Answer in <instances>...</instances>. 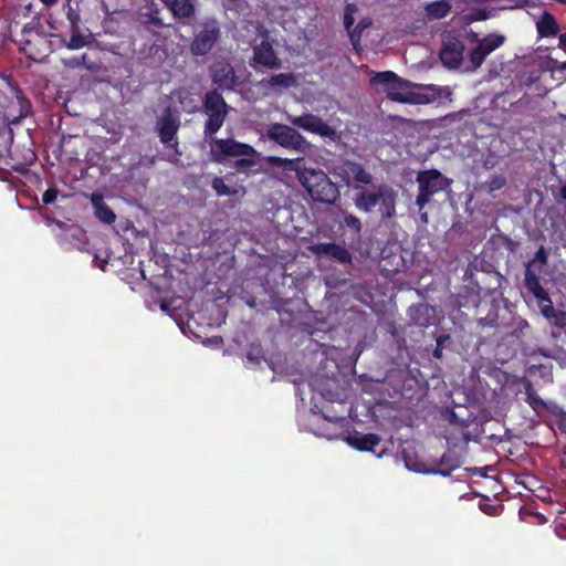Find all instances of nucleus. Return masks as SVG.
Masks as SVG:
<instances>
[{"instance_id":"32","label":"nucleus","mask_w":566,"mask_h":566,"mask_svg":"<svg viewBox=\"0 0 566 566\" xmlns=\"http://www.w3.org/2000/svg\"><path fill=\"white\" fill-rule=\"evenodd\" d=\"M538 306L541 308V313L544 317H546L548 321L553 317L554 313L556 312L555 308L552 306V302L548 298L546 301L538 302Z\"/></svg>"},{"instance_id":"4","label":"nucleus","mask_w":566,"mask_h":566,"mask_svg":"<svg viewBox=\"0 0 566 566\" xmlns=\"http://www.w3.org/2000/svg\"><path fill=\"white\" fill-rule=\"evenodd\" d=\"M417 182L419 193L416 203L420 210L424 208L432 196L447 190L451 185V180L436 169L418 172Z\"/></svg>"},{"instance_id":"21","label":"nucleus","mask_w":566,"mask_h":566,"mask_svg":"<svg viewBox=\"0 0 566 566\" xmlns=\"http://www.w3.org/2000/svg\"><path fill=\"white\" fill-rule=\"evenodd\" d=\"M525 286L538 302L546 301V298H548L547 292L542 287L538 277L531 271L530 265L525 273Z\"/></svg>"},{"instance_id":"48","label":"nucleus","mask_w":566,"mask_h":566,"mask_svg":"<svg viewBox=\"0 0 566 566\" xmlns=\"http://www.w3.org/2000/svg\"><path fill=\"white\" fill-rule=\"evenodd\" d=\"M325 421L331 422V419L325 418ZM332 423H334V421H332Z\"/></svg>"},{"instance_id":"28","label":"nucleus","mask_w":566,"mask_h":566,"mask_svg":"<svg viewBox=\"0 0 566 566\" xmlns=\"http://www.w3.org/2000/svg\"><path fill=\"white\" fill-rule=\"evenodd\" d=\"M211 187L218 196H231L238 193V190L231 189L229 186L226 185L224 180L220 177H216L212 180Z\"/></svg>"},{"instance_id":"37","label":"nucleus","mask_w":566,"mask_h":566,"mask_svg":"<svg viewBox=\"0 0 566 566\" xmlns=\"http://www.w3.org/2000/svg\"><path fill=\"white\" fill-rule=\"evenodd\" d=\"M535 260H536V261H539L541 263H545V261H546V254H545V251H544V249H543V248H541V249L537 251V253H536V255H535Z\"/></svg>"},{"instance_id":"17","label":"nucleus","mask_w":566,"mask_h":566,"mask_svg":"<svg viewBox=\"0 0 566 566\" xmlns=\"http://www.w3.org/2000/svg\"><path fill=\"white\" fill-rule=\"evenodd\" d=\"M357 12V7L355 4H347L345 8L344 13V24L346 30L348 31V34L350 36V40L353 44H355L359 40V32L358 29H364L368 25V23L360 22L354 30H352V27L355 22V13Z\"/></svg>"},{"instance_id":"2","label":"nucleus","mask_w":566,"mask_h":566,"mask_svg":"<svg viewBox=\"0 0 566 566\" xmlns=\"http://www.w3.org/2000/svg\"><path fill=\"white\" fill-rule=\"evenodd\" d=\"M268 160L272 164H281L295 170L298 181L314 201L332 205L338 199L339 190L337 186L323 170L302 169L296 166L300 159L269 157Z\"/></svg>"},{"instance_id":"43","label":"nucleus","mask_w":566,"mask_h":566,"mask_svg":"<svg viewBox=\"0 0 566 566\" xmlns=\"http://www.w3.org/2000/svg\"><path fill=\"white\" fill-rule=\"evenodd\" d=\"M562 197L566 200V185L562 188Z\"/></svg>"},{"instance_id":"30","label":"nucleus","mask_w":566,"mask_h":566,"mask_svg":"<svg viewBox=\"0 0 566 566\" xmlns=\"http://www.w3.org/2000/svg\"><path fill=\"white\" fill-rule=\"evenodd\" d=\"M405 464L409 471H413L417 473H429L430 472V470L426 467L424 463L418 461L417 459L410 458V457L405 458Z\"/></svg>"},{"instance_id":"13","label":"nucleus","mask_w":566,"mask_h":566,"mask_svg":"<svg viewBox=\"0 0 566 566\" xmlns=\"http://www.w3.org/2000/svg\"><path fill=\"white\" fill-rule=\"evenodd\" d=\"M253 59L254 62L270 69H276L280 66V60L274 54L271 44L265 40L254 48Z\"/></svg>"},{"instance_id":"12","label":"nucleus","mask_w":566,"mask_h":566,"mask_svg":"<svg viewBox=\"0 0 566 566\" xmlns=\"http://www.w3.org/2000/svg\"><path fill=\"white\" fill-rule=\"evenodd\" d=\"M212 80L221 88H232L235 84V74L228 63H217L212 67Z\"/></svg>"},{"instance_id":"5","label":"nucleus","mask_w":566,"mask_h":566,"mask_svg":"<svg viewBox=\"0 0 566 566\" xmlns=\"http://www.w3.org/2000/svg\"><path fill=\"white\" fill-rule=\"evenodd\" d=\"M269 139L275 142L286 149L306 153L311 144L294 128L283 124H272L266 130Z\"/></svg>"},{"instance_id":"18","label":"nucleus","mask_w":566,"mask_h":566,"mask_svg":"<svg viewBox=\"0 0 566 566\" xmlns=\"http://www.w3.org/2000/svg\"><path fill=\"white\" fill-rule=\"evenodd\" d=\"M92 205L95 210V216L104 223L111 224L115 221V213L105 205L103 198L98 195H92Z\"/></svg>"},{"instance_id":"7","label":"nucleus","mask_w":566,"mask_h":566,"mask_svg":"<svg viewBox=\"0 0 566 566\" xmlns=\"http://www.w3.org/2000/svg\"><path fill=\"white\" fill-rule=\"evenodd\" d=\"M287 120L292 125L302 128L311 134H316L322 138H326L329 140H336L338 138L337 132L334 127L329 126L321 117L313 115L311 113H305L301 116L289 115Z\"/></svg>"},{"instance_id":"34","label":"nucleus","mask_w":566,"mask_h":566,"mask_svg":"<svg viewBox=\"0 0 566 566\" xmlns=\"http://www.w3.org/2000/svg\"><path fill=\"white\" fill-rule=\"evenodd\" d=\"M549 322L558 327H566V312L556 311Z\"/></svg>"},{"instance_id":"8","label":"nucleus","mask_w":566,"mask_h":566,"mask_svg":"<svg viewBox=\"0 0 566 566\" xmlns=\"http://www.w3.org/2000/svg\"><path fill=\"white\" fill-rule=\"evenodd\" d=\"M504 42L505 36L496 33L488 34L485 38L479 40L478 45L469 53V65L467 70H478L483 64L485 57L503 45Z\"/></svg>"},{"instance_id":"38","label":"nucleus","mask_w":566,"mask_h":566,"mask_svg":"<svg viewBox=\"0 0 566 566\" xmlns=\"http://www.w3.org/2000/svg\"><path fill=\"white\" fill-rule=\"evenodd\" d=\"M527 4V0H516L510 8H522Z\"/></svg>"},{"instance_id":"20","label":"nucleus","mask_w":566,"mask_h":566,"mask_svg":"<svg viewBox=\"0 0 566 566\" xmlns=\"http://www.w3.org/2000/svg\"><path fill=\"white\" fill-rule=\"evenodd\" d=\"M525 286L538 302L546 301V298H548L547 292L542 287L538 277L531 271L530 265L525 273Z\"/></svg>"},{"instance_id":"47","label":"nucleus","mask_w":566,"mask_h":566,"mask_svg":"<svg viewBox=\"0 0 566 566\" xmlns=\"http://www.w3.org/2000/svg\"><path fill=\"white\" fill-rule=\"evenodd\" d=\"M325 421L331 422V419L325 418ZM332 423H334V421H332Z\"/></svg>"},{"instance_id":"6","label":"nucleus","mask_w":566,"mask_h":566,"mask_svg":"<svg viewBox=\"0 0 566 566\" xmlns=\"http://www.w3.org/2000/svg\"><path fill=\"white\" fill-rule=\"evenodd\" d=\"M205 113L208 115L206 133L212 135L222 127L227 117L228 105L220 94L210 92L206 95Z\"/></svg>"},{"instance_id":"29","label":"nucleus","mask_w":566,"mask_h":566,"mask_svg":"<svg viewBox=\"0 0 566 566\" xmlns=\"http://www.w3.org/2000/svg\"><path fill=\"white\" fill-rule=\"evenodd\" d=\"M541 67L543 70L549 71L552 73H554L556 71H565L566 70V62H558V61L554 60L553 57L546 56L541 62Z\"/></svg>"},{"instance_id":"35","label":"nucleus","mask_w":566,"mask_h":566,"mask_svg":"<svg viewBox=\"0 0 566 566\" xmlns=\"http://www.w3.org/2000/svg\"><path fill=\"white\" fill-rule=\"evenodd\" d=\"M84 45V41L80 35H73L67 44V48L71 50L81 49Z\"/></svg>"},{"instance_id":"45","label":"nucleus","mask_w":566,"mask_h":566,"mask_svg":"<svg viewBox=\"0 0 566 566\" xmlns=\"http://www.w3.org/2000/svg\"><path fill=\"white\" fill-rule=\"evenodd\" d=\"M322 395H323L324 397H326L328 400H332V399H333V398H332V396H331L329 394L322 392Z\"/></svg>"},{"instance_id":"22","label":"nucleus","mask_w":566,"mask_h":566,"mask_svg":"<svg viewBox=\"0 0 566 566\" xmlns=\"http://www.w3.org/2000/svg\"><path fill=\"white\" fill-rule=\"evenodd\" d=\"M164 1L169 7V9L174 13V15L177 18H188L195 11L193 6L189 0H164Z\"/></svg>"},{"instance_id":"23","label":"nucleus","mask_w":566,"mask_h":566,"mask_svg":"<svg viewBox=\"0 0 566 566\" xmlns=\"http://www.w3.org/2000/svg\"><path fill=\"white\" fill-rule=\"evenodd\" d=\"M451 9V4L447 0H437L426 6V13L430 19H442Z\"/></svg>"},{"instance_id":"33","label":"nucleus","mask_w":566,"mask_h":566,"mask_svg":"<svg viewBox=\"0 0 566 566\" xmlns=\"http://www.w3.org/2000/svg\"><path fill=\"white\" fill-rule=\"evenodd\" d=\"M344 224L347 228L353 229L356 233H359L360 230H361V224H360L359 219L357 217L353 216V214L345 216Z\"/></svg>"},{"instance_id":"3","label":"nucleus","mask_w":566,"mask_h":566,"mask_svg":"<svg viewBox=\"0 0 566 566\" xmlns=\"http://www.w3.org/2000/svg\"><path fill=\"white\" fill-rule=\"evenodd\" d=\"M210 155L212 160L219 164L230 158H238L234 168L239 172H249L256 165L260 156L252 146L233 138H213L210 143Z\"/></svg>"},{"instance_id":"19","label":"nucleus","mask_w":566,"mask_h":566,"mask_svg":"<svg viewBox=\"0 0 566 566\" xmlns=\"http://www.w3.org/2000/svg\"><path fill=\"white\" fill-rule=\"evenodd\" d=\"M379 189L376 192L361 190L357 193L355 206L365 212H369L379 203Z\"/></svg>"},{"instance_id":"41","label":"nucleus","mask_w":566,"mask_h":566,"mask_svg":"<svg viewBox=\"0 0 566 566\" xmlns=\"http://www.w3.org/2000/svg\"><path fill=\"white\" fill-rule=\"evenodd\" d=\"M57 0H41V2L45 6H53Z\"/></svg>"},{"instance_id":"1","label":"nucleus","mask_w":566,"mask_h":566,"mask_svg":"<svg viewBox=\"0 0 566 566\" xmlns=\"http://www.w3.org/2000/svg\"><path fill=\"white\" fill-rule=\"evenodd\" d=\"M373 88L388 98L409 104L444 103L451 101L449 86L421 85L405 81L394 72H380L370 78Z\"/></svg>"},{"instance_id":"15","label":"nucleus","mask_w":566,"mask_h":566,"mask_svg":"<svg viewBox=\"0 0 566 566\" xmlns=\"http://www.w3.org/2000/svg\"><path fill=\"white\" fill-rule=\"evenodd\" d=\"M379 203L380 211L384 217L391 218L396 212V198L397 193L387 186L379 187Z\"/></svg>"},{"instance_id":"31","label":"nucleus","mask_w":566,"mask_h":566,"mask_svg":"<svg viewBox=\"0 0 566 566\" xmlns=\"http://www.w3.org/2000/svg\"><path fill=\"white\" fill-rule=\"evenodd\" d=\"M353 181L369 184L371 182V175L367 172L360 165L356 164L353 174Z\"/></svg>"},{"instance_id":"36","label":"nucleus","mask_w":566,"mask_h":566,"mask_svg":"<svg viewBox=\"0 0 566 566\" xmlns=\"http://www.w3.org/2000/svg\"><path fill=\"white\" fill-rule=\"evenodd\" d=\"M56 196H57V191L55 189H48L43 193V197H42L43 202L46 205L52 203L56 199Z\"/></svg>"},{"instance_id":"40","label":"nucleus","mask_w":566,"mask_h":566,"mask_svg":"<svg viewBox=\"0 0 566 566\" xmlns=\"http://www.w3.org/2000/svg\"><path fill=\"white\" fill-rule=\"evenodd\" d=\"M502 186V181L501 180H494L492 184H491V189L494 190V189H497Z\"/></svg>"},{"instance_id":"9","label":"nucleus","mask_w":566,"mask_h":566,"mask_svg":"<svg viewBox=\"0 0 566 566\" xmlns=\"http://www.w3.org/2000/svg\"><path fill=\"white\" fill-rule=\"evenodd\" d=\"M463 43L454 38L443 42L440 51V60L442 64L449 69H458L463 62Z\"/></svg>"},{"instance_id":"25","label":"nucleus","mask_w":566,"mask_h":566,"mask_svg":"<svg viewBox=\"0 0 566 566\" xmlns=\"http://www.w3.org/2000/svg\"><path fill=\"white\" fill-rule=\"evenodd\" d=\"M355 167H356L355 163L343 161L339 165L334 167L333 174L335 176L342 178L347 185H349L353 182V174H354Z\"/></svg>"},{"instance_id":"14","label":"nucleus","mask_w":566,"mask_h":566,"mask_svg":"<svg viewBox=\"0 0 566 566\" xmlns=\"http://www.w3.org/2000/svg\"><path fill=\"white\" fill-rule=\"evenodd\" d=\"M344 440L353 448L360 451H371L374 447L379 443V438L376 434L368 433H352L347 434Z\"/></svg>"},{"instance_id":"11","label":"nucleus","mask_w":566,"mask_h":566,"mask_svg":"<svg viewBox=\"0 0 566 566\" xmlns=\"http://www.w3.org/2000/svg\"><path fill=\"white\" fill-rule=\"evenodd\" d=\"M178 120L170 114L167 113L163 116L158 122V130L160 140L170 147H175L177 145L176 134L178 130Z\"/></svg>"},{"instance_id":"42","label":"nucleus","mask_w":566,"mask_h":566,"mask_svg":"<svg viewBox=\"0 0 566 566\" xmlns=\"http://www.w3.org/2000/svg\"><path fill=\"white\" fill-rule=\"evenodd\" d=\"M317 434H319V436H324V437H326V438H328V439H333V438L335 437V436H332V434H329V433H327V432H317Z\"/></svg>"},{"instance_id":"39","label":"nucleus","mask_w":566,"mask_h":566,"mask_svg":"<svg viewBox=\"0 0 566 566\" xmlns=\"http://www.w3.org/2000/svg\"><path fill=\"white\" fill-rule=\"evenodd\" d=\"M559 45L566 49V32L559 35Z\"/></svg>"},{"instance_id":"26","label":"nucleus","mask_w":566,"mask_h":566,"mask_svg":"<svg viewBox=\"0 0 566 566\" xmlns=\"http://www.w3.org/2000/svg\"><path fill=\"white\" fill-rule=\"evenodd\" d=\"M325 252L343 263L350 261L349 252L343 247L328 244L325 247Z\"/></svg>"},{"instance_id":"24","label":"nucleus","mask_w":566,"mask_h":566,"mask_svg":"<svg viewBox=\"0 0 566 566\" xmlns=\"http://www.w3.org/2000/svg\"><path fill=\"white\" fill-rule=\"evenodd\" d=\"M15 98H17L15 103L19 106L18 113L13 112L12 108H9L4 112V115H3L6 120H8L9 123H17L20 118L27 116L29 113V109H30V105H29L28 101L20 97L18 94H17Z\"/></svg>"},{"instance_id":"16","label":"nucleus","mask_w":566,"mask_h":566,"mask_svg":"<svg viewBox=\"0 0 566 566\" xmlns=\"http://www.w3.org/2000/svg\"><path fill=\"white\" fill-rule=\"evenodd\" d=\"M539 36H554L559 32V25L556 19L549 12H543L535 22Z\"/></svg>"},{"instance_id":"10","label":"nucleus","mask_w":566,"mask_h":566,"mask_svg":"<svg viewBox=\"0 0 566 566\" xmlns=\"http://www.w3.org/2000/svg\"><path fill=\"white\" fill-rule=\"evenodd\" d=\"M219 29L214 24L207 25L193 40L191 51L197 55L207 53L217 41Z\"/></svg>"},{"instance_id":"44","label":"nucleus","mask_w":566,"mask_h":566,"mask_svg":"<svg viewBox=\"0 0 566 566\" xmlns=\"http://www.w3.org/2000/svg\"><path fill=\"white\" fill-rule=\"evenodd\" d=\"M421 219L423 222H427L428 221V214L427 213H422L421 214Z\"/></svg>"},{"instance_id":"46","label":"nucleus","mask_w":566,"mask_h":566,"mask_svg":"<svg viewBox=\"0 0 566 566\" xmlns=\"http://www.w3.org/2000/svg\"><path fill=\"white\" fill-rule=\"evenodd\" d=\"M434 356H436V357H439V356H440V352H439L438 349L434 352Z\"/></svg>"},{"instance_id":"27","label":"nucleus","mask_w":566,"mask_h":566,"mask_svg":"<svg viewBox=\"0 0 566 566\" xmlns=\"http://www.w3.org/2000/svg\"><path fill=\"white\" fill-rule=\"evenodd\" d=\"M268 83L270 86L290 87L295 84V78L291 74H276Z\"/></svg>"}]
</instances>
